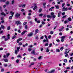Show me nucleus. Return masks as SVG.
Here are the masks:
<instances>
[{
    "instance_id": "53",
    "label": "nucleus",
    "mask_w": 73,
    "mask_h": 73,
    "mask_svg": "<svg viewBox=\"0 0 73 73\" xmlns=\"http://www.w3.org/2000/svg\"><path fill=\"white\" fill-rule=\"evenodd\" d=\"M46 17V14H44V15L43 17Z\"/></svg>"
},
{
    "instance_id": "20",
    "label": "nucleus",
    "mask_w": 73,
    "mask_h": 73,
    "mask_svg": "<svg viewBox=\"0 0 73 73\" xmlns=\"http://www.w3.org/2000/svg\"><path fill=\"white\" fill-rule=\"evenodd\" d=\"M6 54V56L7 57H8L9 55H10V54L9 53H7Z\"/></svg>"
},
{
    "instance_id": "22",
    "label": "nucleus",
    "mask_w": 73,
    "mask_h": 73,
    "mask_svg": "<svg viewBox=\"0 0 73 73\" xmlns=\"http://www.w3.org/2000/svg\"><path fill=\"white\" fill-rule=\"evenodd\" d=\"M56 50L57 52H60V50L59 49H56Z\"/></svg>"
},
{
    "instance_id": "25",
    "label": "nucleus",
    "mask_w": 73,
    "mask_h": 73,
    "mask_svg": "<svg viewBox=\"0 0 73 73\" xmlns=\"http://www.w3.org/2000/svg\"><path fill=\"white\" fill-rule=\"evenodd\" d=\"M48 45L49 44L48 43H46L45 44V46H48Z\"/></svg>"
},
{
    "instance_id": "32",
    "label": "nucleus",
    "mask_w": 73,
    "mask_h": 73,
    "mask_svg": "<svg viewBox=\"0 0 73 73\" xmlns=\"http://www.w3.org/2000/svg\"><path fill=\"white\" fill-rule=\"evenodd\" d=\"M63 49L64 47H61L60 48V49L61 50V51H62V50H63Z\"/></svg>"
},
{
    "instance_id": "63",
    "label": "nucleus",
    "mask_w": 73,
    "mask_h": 73,
    "mask_svg": "<svg viewBox=\"0 0 73 73\" xmlns=\"http://www.w3.org/2000/svg\"><path fill=\"white\" fill-rule=\"evenodd\" d=\"M29 12H30V13H32V10H29Z\"/></svg>"
},
{
    "instance_id": "59",
    "label": "nucleus",
    "mask_w": 73,
    "mask_h": 73,
    "mask_svg": "<svg viewBox=\"0 0 73 73\" xmlns=\"http://www.w3.org/2000/svg\"><path fill=\"white\" fill-rule=\"evenodd\" d=\"M42 24H43V25H44V24H45V23H44V21H42Z\"/></svg>"
},
{
    "instance_id": "40",
    "label": "nucleus",
    "mask_w": 73,
    "mask_h": 73,
    "mask_svg": "<svg viewBox=\"0 0 73 73\" xmlns=\"http://www.w3.org/2000/svg\"><path fill=\"white\" fill-rule=\"evenodd\" d=\"M10 28H11L10 26L8 27H7V30H10Z\"/></svg>"
},
{
    "instance_id": "51",
    "label": "nucleus",
    "mask_w": 73,
    "mask_h": 73,
    "mask_svg": "<svg viewBox=\"0 0 73 73\" xmlns=\"http://www.w3.org/2000/svg\"><path fill=\"white\" fill-rule=\"evenodd\" d=\"M29 48H32L33 47V45H30L29 46Z\"/></svg>"
},
{
    "instance_id": "62",
    "label": "nucleus",
    "mask_w": 73,
    "mask_h": 73,
    "mask_svg": "<svg viewBox=\"0 0 73 73\" xmlns=\"http://www.w3.org/2000/svg\"><path fill=\"white\" fill-rule=\"evenodd\" d=\"M9 1H7L6 2V4L8 5V4H9Z\"/></svg>"
},
{
    "instance_id": "46",
    "label": "nucleus",
    "mask_w": 73,
    "mask_h": 73,
    "mask_svg": "<svg viewBox=\"0 0 73 73\" xmlns=\"http://www.w3.org/2000/svg\"><path fill=\"white\" fill-rule=\"evenodd\" d=\"M42 15H43V14H39V16H40V17H42Z\"/></svg>"
},
{
    "instance_id": "17",
    "label": "nucleus",
    "mask_w": 73,
    "mask_h": 73,
    "mask_svg": "<svg viewBox=\"0 0 73 73\" xmlns=\"http://www.w3.org/2000/svg\"><path fill=\"white\" fill-rule=\"evenodd\" d=\"M17 57H18V58H22V57H21V56L20 55H19L17 56Z\"/></svg>"
},
{
    "instance_id": "47",
    "label": "nucleus",
    "mask_w": 73,
    "mask_h": 73,
    "mask_svg": "<svg viewBox=\"0 0 73 73\" xmlns=\"http://www.w3.org/2000/svg\"><path fill=\"white\" fill-rule=\"evenodd\" d=\"M51 37L52 36H51V35H49L48 36V38H49V39H50V38H51Z\"/></svg>"
},
{
    "instance_id": "23",
    "label": "nucleus",
    "mask_w": 73,
    "mask_h": 73,
    "mask_svg": "<svg viewBox=\"0 0 73 73\" xmlns=\"http://www.w3.org/2000/svg\"><path fill=\"white\" fill-rule=\"evenodd\" d=\"M4 61L5 62H8V60L7 59H5Z\"/></svg>"
},
{
    "instance_id": "37",
    "label": "nucleus",
    "mask_w": 73,
    "mask_h": 73,
    "mask_svg": "<svg viewBox=\"0 0 73 73\" xmlns=\"http://www.w3.org/2000/svg\"><path fill=\"white\" fill-rule=\"evenodd\" d=\"M42 11V9H40L39 10V12H41Z\"/></svg>"
},
{
    "instance_id": "44",
    "label": "nucleus",
    "mask_w": 73,
    "mask_h": 73,
    "mask_svg": "<svg viewBox=\"0 0 73 73\" xmlns=\"http://www.w3.org/2000/svg\"><path fill=\"white\" fill-rule=\"evenodd\" d=\"M14 2H15V1H14V0H13L12 1L11 4H13L14 3Z\"/></svg>"
},
{
    "instance_id": "27",
    "label": "nucleus",
    "mask_w": 73,
    "mask_h": 73,
    "mask_svg": "<svg viewBox=\"0 0 73 73\" xmlns=\"http://www.w3.org/2000/svg\"><path fill=\"white\" fill-rule=\"evenodd\" d=\"M67 16V15H65L62 17V19H64V18H66V17Z\"/></svg>"
},
{
    "instance_id": "30",
    "label": "nucleus",
    "mask_w": 73,
    "mask_h": 73,
    "mask_svg": "<svg viewBox=\"0 0 73 73\" xmlns=\"http://www.w3.org/2000/svg\"><path fill=\"white\" fill-rule=\"evenodd\" d=\"M25 28L26 29H28V26H27V25H25Z\"/></svg>"
},
{
    "instance_id": "4",
    "label": "nucleus",
    "mask_w": 73,
    "mask_h": 73,
    "mask_svg": "<svg viewBox=\"0 0 73 73\" xmlns=\"http://www.w3.org/2000/svg\"><path fill=\"white\" fill-rule=\"evenodd\" d=\"M63 10L62 11H68V8L66 7L65 8V7H64L62 8Z\"/></svg>"
},
{
    "instance_id": "26",
    "label": "nucleus",
    "mask_w": 73,
    "mask_h": 73,
    "mask_svg": "<svg viewBox=\"0 0 73 73\" xmlns=\"http://www.w3.org/2000/svg\"><path fill=\"white\" fill-rule=\"evenodd\" d=\"M8 41V38H5V41Z\"/></svg>"
},
{
    "instance_id": "57",
    "label": "nucleus",
    "mask_w": 73,
    "mask_h": 73,
    "mask_svg": "<svg viewBox=\"0 0 73 73\" xmlns=\"http://www.w3.org/2000/svg\"><path fill=\"white\" fill-rule=\"evenodd\" d=\"M65 15V13L63 12L62 13V15Z\"/></svg>"
},
{
    "instance_id": "36",
    "label": "nucleus",
    "mask_w": 73,
    "mask_h": 73,
    "mask_svg": "<svg viewBox=\"0 0 73 73\" xmlns=\"http://www.w3.org/2000/svg\"><path fill=\"white\" fill-rule=\"evenodd\" d=\"M42 56H40L38 58V60H40Z\"/></svg>"
},
{
    "instance_id": "34",
    "label": "nucleus",
    "mask_w": 73,
    "mask_h": 73,
    "mask_svg": "<svg viewBox=\"0 0 73 73\" xmlns=\"http://www.w3.org/2000/svg\"><path fill=\"white\" fill-rule=\"evenodd\" d=\"M16 38V36L14 35L13 36V37L12 38V39H14V38Z\"/></svg>"
},
{
    "instance_id": "43",
    "label": "nucleus",
    "mask_w": 73,
    "mask_h": 73,
    "mask_svg": "<svg viewBox=\"0 0 73 73\" xmlns=\"http://www.w3.org/2000/svg\"><path fill=\"white\" fill-rule=\"evenodd\" d=\"M22 45V42H20V43H19V45Z\"/></svg>"
},
{
    "instance_id": "13",
    "label": "nucleus",
    "mask_w": 73,
    "mask_h": 73,
    "mask_svg": "<svg viewBox=\"0 0 73 73\" xmlns=\"http://www.w3.org/2000/svg\"><path fill=\"white\" fill-rule=\"evenodd\" d=\"M52 9H54L53 7H52L51 8H50L49 9V10L50 11H52Z\"/></svg>"
},
{
    "instance_id": "48",
    "label": "nucleus",
    "mask_w": 73,
    "mask_h": 73,
    "mask_svg": "<svg viewBox=\"0 0 73 73\" xmlns=\"http://www.w3.org/2000/svg\"><path fill=\"white\" fill-rule=\"evenodd\" d=\"M50 34H51V35H52V34H53V31H51L50 32Z\"/></svg>"
},
{
    "instance_id": "52",
    "label": "nucleus",
    "mask_w": 73,
    "mask_h": 73,
    "mask_svg": "<svg viewBox=\"0 0 73 73\" xmlns=\"http://www.w3.org/2000/svg\"><path fill=\"white\" fill-rule=\"evenodd\" d=\"M27 18L28 19H31V18L30 16L28 17Z\"/></svg>"
},
{
    "instance_id": "31",
    "label": "nucleus",
    "mask_w": 73,
    "mask_h": 73,
    "mask_svg": "<svg viewBox=\"0 0 73 73\" xmlns=\"http://www.w3.org/2000/svg\"><path fill=\"white\" fill-rule=\"evenodd\" d=\"M52 45V44L51 43H50L49 44V47H50V48Z\"/></svg>"
},
{
    "instance_id": "45",
    "label": "nucleus",
    "mask_w": 73,
    "mask_h": 73,
    "mask_svg": "<svg viewBox=\"0 0 73 73\" xmlns=\"http://www.w3.org/2000/svg\"><path fill=\"white\" fill-rule=\"evenodd\" d=\"M9 19H12V16H10V17H9Z\"/></svg>"
},
{
    "instance_id": "33",
    "label": "nucleus",
    "mask_w": 73,
    "mask_h": 73,
    "mask_svg": "<svg viewBox=\"0 0 73 73\" xmlns=\"http://www.w3.org/2000/svg\"><path fill=\"white\" fill-rule=\"evenodd\" d=\"M65 5V3H63L62 6V7H64V6Z\"/></svg>"
},
{
    "instance_id": "21",
    "label": "nucleus",
    "mask_w": 73,
    "mask_h": 73,
    "mask_svg": "<svg viewBox=\"0 0 73 73\" xmlns=\"http://www.w3.org/2000/svg\"><path fill=\"white\" fill-rule=\"evenodd\" d=\"M68 20L69 21H72V18L70 17H69L68 18Z\"/></svg>"
},
{
    "instance_id": "35",
    "label": "nucleus",
    "mask_w": 73,
    "mask_h": 73,
    "mask_svg": "<svg viewBox=\"0 0 73 73\" xmlns=\"http://www.w3.org/2000/svg\"><path fill=\"white\" fill-rule=\"evenodd\" d=\"M4 66L5 67H6L8 66V65H7V64H4Z\"/></svg>"
},
{
    "instance_id": "28",
    "label": "nucleus",
    "mask_w": 73,
    "mask_h": 73,
    "mask_svg": "<svg viewBox=\"0 0 73 73\" xmlns=\"http://www.w3.org/2000/svg\"><path fill=\"white\" fill-rule=\"evenodd\" d=\"M1 28H2V29H4L5 28V27L3 25H1Z\"/></svg>"
},
{
    "instance_id": "39",
    "label": "nucleus",
    "mask_w": 73,
    "mask_h": 73,
    "mask_svg": "<svg viewBox=\"0 0 73 73\" xmlns=\"http://www.w3.org/2000/svg\"><path fill=\"white\" fill-rule=\"evenodd\" d=\"M29 23L30 24H33V23L32 22V21H30Z\"/></svg>"
},
{
    "instance_id": "12",
    "label": "nucleus",
    "mask_w": 73,
    "mask_h": 73,
    "mask_svg": "<svg viewBox=\"0 0 73 73\" xmlns=\"http://www.w3.org/2000/svg\"><path fill=\"white\" fill-rule=\"evenodd\" d=\"M55 7H56V9H59V8H60V7H59V6L58 5H56L55 6Z\"/></svg>"
},
{
    "instance_id": "56",
    "label": "nucleus",
    "mask_w": 73,
    "mask_h": 73,
    "mask_svg": "<svg viewBox=\"0 0 73 73\" xmlns=\"http://www.w3.org/2000/svg\"><path fill=\"white\" fill-rule=\"evenodd\" d=\"M49 50H50L49 49H47L46 50V51L47 52H49Z\"/></svg>"
},
{
    "instance_id": "2",
    "label": "nucleus",
    "mask_w": 73,
    "mask_h": 73,
    "mask_svg": "<svg viewBox=\"0 0 73 73\" xmlns=\"http://www.w3.org/2000/svg\"><path fill=\"white\" fill-rule=\"evenodd\" d=\"M21 47L19 46L17 48V50H15V54H17L19 52V50H20V49Z\"/></svg>"
},
{
    "instance_id": "54",
    "label": "nucleus",
    "mask_w": 73,
    "mask_h": 73,
    "mask_svg": "<svg viewBox=\"0 0 73 73\" xmlns=\"http://www.w3.org/2000/svg\"><path fill=\"white\" fill-rule=\"evenodd\" d=\"M41 27H42V24L40 25L39 28H41Z\"/></svg>"
},
{
    "instance_id": "55",
    "label": "nucleus",
    "mask_w": 73,
    "mask_h": 73,
    "mask_svg": "<svg viewBox=\"0 0 73 73\" xmlns=\"http://www.w3.org/2000/svg\"><path fill=\"white\" fill-rule=\"evenodd\" d=\"M13 15H14V13L13 12L12 14H11V16L12 17H13Z\"/></svg>"
},
{
    "instance_id": "61",
    "label": "nucleus",
    "mask_w": 73,
    "mask_h": 73,
    "mask_svg": "<svg viewBox=\"0 0 73 73\" xmlns=\"http://www.w3.org/2000/svg\"><path fill=\"white\" fill-rule=\"evenodd\" d=\"M44 49V48H40V50L41 51H42Z\"/></svg>"
},
{
    "instance_id": "1",
    "label": "nucleus",
    "mask_w": 73,
    "mask_h": 73,
    "mask_svg": "<svg viewBox=\"0 0 73 73\" xmlns=\"http://www.w3.org/2000/svg\"><path fill=\"white\" fill-rule=\"evenodd\" d=\"M54 15V13L53 12H51L50 13V15H48L47 16V18H49L50 19H52V18H56V15Z\"/></svg>"
},
{
    "instance_id": "50",
    "label": "nucleus",
    "mask_w": 73,
    "mask_h": 73,
    "mask_svg": "<svg viewBox=\"0 0 73 73\" xmlns=\"http://www.w3.org/2000/svg\"><path fill=\"white\" fill-rule=\"evenodd\" d=\"M68 52H67V51H66V52H64V54H68Z\"/></svg>"
},
{
    "instance_id": "41",
    "label": "nucleus",
    "mask_w": 73,
    "mask_h": 73,
    "mask_svg": "<svg viewBox=\"0 0 73 73\" xmlns=\"http://www.w3.org/2000/svg\"><path fill=\"white\" fill-rule=\"evenodd\" d=\"M60 16H61V15H60V14L58 13V17H60Z\"/></svg>"
},
{
    "instance_id": "8",
    "label": "nucleus",
    "mask_w": 73,
    "mask_h": 73,
    "mask_svg": "<svg viewBox=\"0 0 73 73\" xmlns=\"http://www.w3.org/2000/svg\"><path fill=\"white\" fill-rule=\"evenodd\" d=\"M31 53L32 54H34V55H36V54H35V50H33L32 51Z\"/></svg>"
},
{
    "instance_id": "64",
    "label": "nucleus",
    "mask_w": 73,
    "mask_h": 73,
    "mask_svg": "<svg viewBox=\"0 0 73 73\" xmlns=\"http://www.w3.org/2000/svg\"><path fill=\"white\" fill-rule=\"evenodd\" d=\"M1 72H4V70L3 68L1 70Z\"/></svg>"
},
{
    "instance_id": "15",
    "label": "nucleus",
    "mask_w": 73,
    "mask_h": 73,
    "mask_svg": "<svg viewBox=\"0 0 73 73\" xmlns=\"http://www.w3.org/2000/svg\"><path fill=\"white\" fill-rule=\"evenodd\" d=\"M37 6H35L33 8V10L34 11H35V10L36 9H37Z\"/></svg>"
},
{
    "instance_id": "58",
    "label": "nucleus",
    "mask_w": 73,
    "mask_h": 73,
    "mask_svg": "<svg viewBox=\"0 0 73 73\" xmlns=\"http://www.w3.org/2000/svg\"><path fill=\"white\" fill-rule=\"evenodd\" d=\"M5 37H6V36H2V38H5Z\"/></svg>"
},
{
    "instance_id": "18",
    "label": "nucleus",
    "mask_w": 73,
    "mask_h": 73,
    "mask_svg": "<svg viewBox=\"0 0 73 73\" xmlns=\"http://www.w3.org/2000/svg\"><path fill=\"white\" fill-rule=\"evenodd\" d=\"M38 32V30L36 29L35 31V33H37Z\"/></svg>"
},
{
    "instance_id": "9",
    "label": "nucleus",
    "mask_w": 73,
    "mask_h": 73,
    "mask_svg": "<svg viewBox=\"0 0 73 73\" xmlns=\"http://www.w3.org/2000/svg\"><path fill=\"white\" fill-rule=\"evenodd\" d=\"M20 16V14H19L18 13H17L16 14V15H15V17H19Z\"/></svg>"
},
{
    "instance_id": "29",
    "label": "nucleus",
    "mask_w": 73,
    "mask_h": 73,
    "mask_svg": "<svg viewBox=\"0 0 73 73\" xmlns=\"http://www.w3.org/2000/svg\"><path fill=\"white\" fill-rule=\"evenodd\" d=\"M32 50V49L31 48H28V50L29 52H31Z\"/></svg>"
},
{
    "instance_id": "6",
    "label": "nucleus",
    "mask_w": 73,
    "mask_h": 73,
    "mask_svg": "<svg viewBox=\"0 0 73 73\" xmlns=\"http://www.w3.org/2000/svg\"><path fill=\"white\" fill-rule=\"evenodd\" d=\"M55 72V70L53 69V70H52L51 71H49L47 72V73H54Z\"/></svg>"
},
{
    "instance_id": "19",
    "label": "nucleus",
    "mask_w": 73,
    "mask_h": 73,
    "mask_svg": "<svg viewBox=\"0 0 73 73\" xmlns=\"http://www.w3.org/2000/svg\"><path fill=\"white\" fill-rule=\"evenodd\" d=\"M21 5L23 8H24L25 6V4H22Z\"/></svg>"
},
{
    "instance_id": "14",
    "label": "nucleus",
    "mask_w": 73,
    "mask_h": 73,
    "mask_svg": "<svg viewBox=\"0 0 73 73\" xmlns=\"http://www.w3.org/2000/svg\"><path fill=\"white\" fill-rule=\"evenodd\" d=\"M1 14L2 15H3V16H6V14L5 13H4L3 12V13H1Z\"/></svg>"
},
{
    "instance_id": "49",
    "label": "nucleus",
    "mask_w": 73,
    "mask_h": 73,
    "mask_svg": "<svg viewBox=\"0 0 73 73\" xmlns=\"http://www.w3.org/2000/svg\"><path fill=\"white\" fill-rule=\"evenodd\" d=\"M27 22H25L23 23V25H25V24H27Z\"/></svg>"
},
{
    "instance_id": "3",
    "label": "nucleus",
    "mask_w": 73,
    "mask_h": 73,
    "mask_svg": "<svg viewBox=\"0 0 73 73\" xmlns=\"http://www.w3.org/2000/svg\"><path fill=\"white\" fill-rule=\"evenodd\" d=\"M65 37H66V36H62L61 37V41L62 42H63L64 40H65L64 39L65 38Z\"/></svg>"
},
{
    "instance_id": "7",
    "label": "nucleus",
    "mask_w": 73,
    "mask_h": 73,
    "mask_svg": "<svg viewBox=\"0 0 73 73\" xmlns=\"http://www.w3.org/2000/svg\"><path fill=\"white\" fill-rule=\"evenodd\" d=\"M33 33H30L28 34L27 35V36L28 37H30L31 36H32L33 35Z\"/></svg>"
},
{
    "instance_id": "60",
    "label": "nucleus",
    "mask_w": 73,
    "mask_h": 73,
    "mask_svg": "<svg viewBox=\"0 0 73 73\" xmlns=\"http://www.w3.org/2000/svg\"><path fill=\"white\" fill-rule=\"evenodd\" d=\"M59 35H60V36H62V33H59Z\"/></svg>"
},
{
    "instance_id": "11",
    "label": "nucleus",
    "mask_w": 73,
    "mask_h": 73,
    "mask_svg": "<svg viewBox=\"0 0 73 73\" xmlns=\"http://www.w3.org/2000/svg\"><path fill=\"white\" fill-rule=\"evenodd\" d=\"M27 32V31L26 30L25 31H23L22 33L21 34V35H24V34H25V32Z\"/></svg>"
},
{
    "instance_id": "5",
    "label": "nucleus",
    "mask_w": 73,
    "mask_h": 73,
    "mask_svg": "<svg viewBox=\"0 0 73 73\" xmlns=\"http://www.w3.org/2000/svg\"><path fill=\"white\" fill-rule=\"evenodd\" d=\"M15 24L17 25L19 24H21V22L19 21H17L15 22Z\"/></svg>"
},
{
    "instance_id": "38",
    "label": "nucleus",
    "mask_w": 73,
    "mask_h": 73,
    "mask_svg": "<svg viewBox=\"0 0 73 73\" xmlns=\"http://www.w3.org/2000/svg\"><path fill=\"white\" fill-rule=\"evenodd\" d=\"M6 1V0H0V1H2L3 2H5Z\"/></svg>"
},
{
    "instance_id": "24",
    "label": "nucleus",
    "mask_w": 73,
    "mask_h": 73,
    "mask_svg": "<svg viewBox=\"0 0 73 73\" xmlns=\"http://www.w3.org/2000/svg\"><path fill=\"white\" fill-rule=\"evenodd\" d=\"M68 61V60H67L66 59H65L64 60V62L66 63Z\"/></svg>"
},
{
    "instance_id": "16",
    "label": "nucleus",
    "mask_w": 73,
    "mask_h": 73,
    "mask_svg": "<svg viewBox=\"0 0 73 73\" xmlns=\"http://www.w3.org/2000/svg\"><path fill=\"white\" fill-rule=\"evenodd\" d=\"M7 37L8 39H10V35L9 34H8L7 35Z\"/></svg>"
},
{
    "instance_id": "42",
    "label": "nucleus",
    "mask_w": 73,
    "mask_h": 73,
    "mask_svg": "<svg viewBox=\"0 0 73 73\" xmlns=\"http://www.w3.org/2000/svg\"><path fill=\"white\" fill-rule=\"evenodd\" d=\"M16 62L17 63H19V60L18 59L17 60Z\"/></svg>"
},
{
    "instance_id": "10",
    "label": "nucleus",
    "mask_w": 73,
    "mask_h": 73,
    "mask_svg": "<svg viewBox=\"0 0 73 73\" xmlns=\"http://www.w3.org/2000/svg\"><path fill=\"white\" fill-rule=\"evenodd\" d=\"M22 38H19L17 40V43H19V42L20 41H21V40H22Z\"/></svg>"
}]
</instances>
